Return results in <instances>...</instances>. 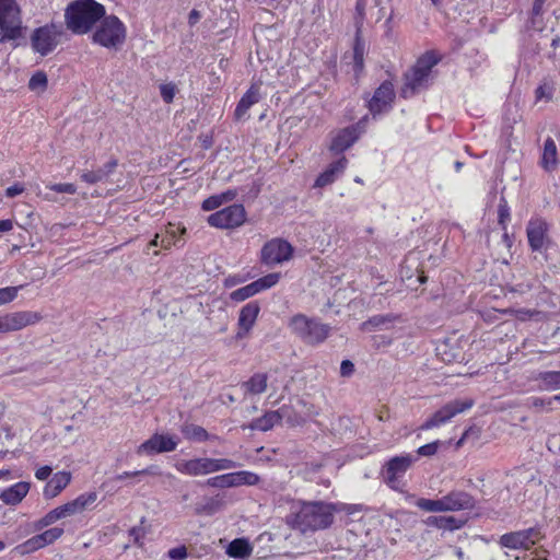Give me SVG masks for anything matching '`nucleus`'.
<instances>
[{"label":"nucleus","mask_w":560,"mask_h":560,"mask_svg":"<svg viewBox=\"0 0 560 560\" xmlns=\"http://www.w3.org/2000/svg\"><path fill=\"white\" fill-rule=\"evenodd\" d=\"M292 256V245L288 241L278 237L265 243L260 250V261L268 267L288 261Z\"/></svg>","instance_id":"11"},{"label":"nucleus","mask_w":560,"mask_h":560,"mask_svg":"<svg viewBox=\"0 0 560 560\" xmlns=\"http://www.w3.org/2000/svg\"><path fill=\"white\" fill-rule=\"evenodd\" d=\"M548 224L541 219H532L526 228L529 247L533 252H540L545 245L547 236Z\"/></svg>","instance_id":"19"},{"label":"nucleus","mask_w":560,"mask_h":560,"mask_svg":"<svg viewBox=\"0 0 560 560\" xmlns=\"http://www.w3.org/2000/svg\"><path fill=\"white\" fill-rule=\"evenodd\" d=\"M535 93H536L537 100H541V98L550 100L552 96V88L545 83V84L539 85L536 89Z\"/></svg>","instance_id":"56"},{"label":"nucleus","mask_w":560,"mask_h":560,"mask_svg":"<svg viewBox=\"0 0 560 560\" xmlns=\"http://www.w3.org/2000/svg\"><path fill=\"white\" fill-rule=\"evenodd\" d=\"M259 312L260 305L257 301L248 302L241 308L237 320L238 331L236 332V338L242 339L249 334L256 323Z\"/></svg>","instance_id":"18"},{"label":"nucleus","mask_w":560,"mask_h":560,"mask_svg":"<svg viewBox=\"0 0 560 560\" xmlns=\"http://www.w3.org/2000/svg\"><path fill=\"white\" fill-rule=\"evenodd\" d=\"M222 203L221 197L219 195H213L203 200L201 208L205 211H211L219 208Z\"/></svg>","instance_id":"53"},{"label":"nucleus","mask_w":560,"mask_h":560,"mask_svg":"<svg viewBox=\"0 0 560 560\" xmlns=\"http://www.w3.org/2000/svg\"><path fill=\"white\" fill-rule=\"evenodd\" d=\"M54 524L51 518L49 517V514L47 513L45 516H43L40 520H38L34 527L36 530H40L43 529L44 527H47L49 525Z\"/></svg>","instance_id":"63"},{"label":"nucleus","mask_w":560,"mask_h":560,"mask_svg":"<svg viewBox=\"0 0 560 560\" xmlns=\"http://www.w3.org/2000/svg\"><path fill=\"white\" fill-rule=\"evenodd\" d=\"M257 294L253 283L242 287L240 289H236L230 293V299L234 302H243L252 296Z\"/></svg>","instance_id":"44"},{"label":"nucleus","mask_w":560,"mask_h":560,"mask_svg":"<svg viewBox=\"0 0 560 560\" xmlns=\"http://www.w3.org/2000/svg\"><path fill=\"white\" fill-rule=\"evenodd\" d=\"M105 14V7L95 0H74L65 10V23L73 34L83 35Z\"/></svg>","instance_id":"1"},{"label":"nucleus","mask_w":560,"mask_h":560,"mask_svg":"<svg viewBox=\"0 0 560 560\" xmlns=\"http://www.w3.org/2000/svg\"><path fill=\"white\" fill-rule=\"evenodd\" d=\"M439 441L428 443L425 445H422L418 448L417 453L420 456H432L438 452L439 448Z\"/></svg>","instance_id":"54"},{"label":"nucleus","mask_w":560,"mask_h":560,"mask_svg":"<svg viewBox=\"0 0 560 560\" xmlns=\"http://www.w3.org/2000/svg\"><path fill=\"white\" fill-rule=\"evenodd\" d=\"M417 506L427 512L444 511L442 498L436 500L419 499L417 502Z\"/></svg>","instance_id":"46"},{"label":"nucleus","mask_w":560,"mask_h":560,"mask_svg":"<svg viewBox=\"0 0 560 560\" xmlns=\"http://www.w3.org/2000/svg\"><path fill=\"white\" fill-rule=\"evenodd\" d=\"M398 319H399V316L395 315L393 313L377 314V315L370 317L365 322H363L361 324L360 328H361V330H364V331H373V330L383 329V328L388 329Z\"/></svg>","instance_id":"26"},{"label":"nucleus","mask_w":560,"mask_h":560,"mask_svg":"<svg viewBox=\"0 0 560 560\" xmlns=\"http://www.w3.org/2000/svg\"><path fill=\"white\" fill-rule=\"evenodd\" d=\"M101 20L93 34L94 43L108 49H118L126 40V26L116 15H104Z\"/></svg>","instance_id":"4"},{"label":"nucleus","mask_w":560,"mask_h":560,"mask_svg":"<svg viewBox=\"0 0 560 560\" xmlns=\"http://www.w3.org/2000/svg\"><path fill=\"white\" fill-rule=\"evenodd\" d=\"M395 100L394 85L390 81H384L374 92L368 102L371 114L375 117L378 114L388 112Z\"/></svg>","instance_id":"15"},{"label":"nucleus","mask_w":560,"mask_h":560,"mask_svg":"<svg viewBox=\"0 0 560 560\" xmlns=\"http://www.w3.org/2000/svg\"><path fill=\"white\" fill-rule=\"evenodd\" d=\"M177 232H179L180 234H185L186 229L185 228H182V229L175 228L174 225L170 224V228L167 230L160 233L161 247L167 249L171 246H178L179 238L177 236Z\"/></svg>","instance_id":"34"},{"label":"nucleus","mask_w":560,"mask_h":560,"mask_svg":"<svg viewBox=\"0 0 560 560\" xmlns=\"http://www.w3.org/2000/svg\"><path fill=\"white\" fill-rule=\"evenodd\" d=\"M354 372V364L350 360H343L340 365L341 376H350Z\"/></svg>","instance_id":"59"},{"label":"nucleus","mask_w":560,"mask_h":560,"mask_svg":"<svg viewBox=\"0 0 560 560\" xmlns=\"http://www.w3.org/2000/svg\"><path fill=\"white\" fill-rule=\"evenodd\" d=\"M280 278L281 275L279 272H272L253 281L252 283L256 292L259 293L264 290L270 289L273 285H276L279 282Z\"/></svg>","instance_id":"39"},{"label":"nucleus","mask_w":560,"mask_h":560,"mask_svg":"<svg viewBox=\"0 0 560 560\" xmlns=\"http://www.w3.org/2000/svg\"><path fill=\"white\" fill-rule=\"evenodd\" d=\"M245 220V208L242 205H232L210 214L207 222L213 228L234 229L241 226Z\"/></svg>","instance_id":"12"},{"label":"nucleus","mask_w":560,"mask_h":560,"mask_svg":"<svg viewBox=\"0 0 560 560\" xmlns=\"http://www.w3.org/2000/svg\"><path fill=\"white\" fill-rule=\"evenodd\" d=\"M21 288H22V285L7 287V288L0 289V305L7 304V303L13 301L16 298L18 292Z\"/></svg>","instance_id":"49"},{"label":"nucleus","mask_w":560,"mask_h":560,"mask_svg":"<svg viewBox=\"0 0 560 560\" xmlns=\"http://www.w3.org/2000/svg\"><path fill=\"white\" fill-rule=\"evenodd\" d=\"M498 219H499V224L502 226L503 230H505L506 221L510 219V208L504 198L501 199L499 207H498Z\"/></svg>","instance_id":"50"},{"label":"nucleus","mask_w":560,"mask_h":560,"mask_svg":"<svg viewBox=\"0 0 560 560\" xmlns=\"http://www.w3.org/2000/svg\"><path fill=\"white\" fill-rule=\"evenodd\" d=\"M544 538L545 534L542 527L535 525L525 529L503 534L499 539V544L501 547L512 550H529Z\"/></svg>","instance_id":"8"},{"label":"nucleus","mask_w":560,"mask_h":560,"mask_svg":"<svg viewBox=\"0 0 560 560\" xmlns=\"http://www.w3.org/2000/svg\"><path fill=\"white\" fill-rule=\"evenodd\" d=\"M530 404L535 408H546L547 410H552V408H551L552 398L544 399L540 397H533Z\"/></svg>","instance_id":"58"},{"label":"nucleus","mask_w":560,"mask_h":560,"mask_svg":"<svg viewBox=\"0 0 560 560\" xmlns=\"http://www.w3.org/2000/svg\"><path fill=\"white\" fill-rule=\"evenodd\" d=\"M44 548L38 535L33 536L26 541L14 547L13 552L19 556H25Z\"/></svg>","instance_id":"38"},{"label":"nucleus","mask_w":560,"mask_h":560,"mask_svg":"<svg viewBox=\"0 0 560 560\" xmlns=\"http://www.w3.org/2000/svg\"><path fill=\"white\" fill-rule=\"evenodd\" d=\"M464 523L465 522L460 518H457L455 516H445V515H440V516L432 515L425 520V524L428 526L436 527L440 529H447V530L458 529L464 525Z\"/></svg>","instance_id":"29"},{"label":"nucleus","mask_w":560,"mask_h":560,"mask_svg":"<svg viewBox=\"0 0 560 560\" xmlns=\"http://www.w3.org/2000/svg\"><path fill=\"white\" fill-rule=\"evenodd\" d=\"M365 8H366V0H357L355 2V13H354V25H355V32L358 34H361L364 19H365Z\"/></svg>","instance_id":"45"},{"label":"nucleus","mask_w":560,"mask_h":560,"mask_svg":"<svg viewBox=\"0 0 560 560\" xmlns=\"http://www.w3.org/2000/svg\"><path fill=\"white\" fill-rule=\"evenodd\" d=\"M439 62V58L434 56L433 52L427 51L422 55L413 66L417 69L423 70L428 73L431 72L432 68Z\"/></svg>","instance_id":"43"},{"label":"nucleus","mask_w":560,"mask_h":560,"mask_svg":"<svg viewBox=\"0 0 560 560\" xmlns=\"http://www.w3.org/2000/svg\"><path fill=\"white\" fill-rule=\"evenodd\" d=\"M444 511H460L475 506L474 498L465 491H451L442 497Z\"/></svg>","instance_id":"20"},{"label":"nucleus","mask_w":560,"mask_h":560,"mask_svg":"<svg viewBox=\"0 0 560 560\" xmlns=\"http://www.w3.org/2000/svg\"><path fill=\"white\" fill-rule=\"evenodd\" d=\"M129 536L132 537L133 542L142 547L143 542L141 539L144 537V530L141 527L133 526L129 529Z\"/></svg>","instance_id":"57"},{"label":"nucleus","mask_w":560,"mask_h":560,"mask_svg":"<svg viewBox=\"0 0 560 560\" xmlns=\"http://www.w3.org/2000/svg\"><path fill=\"white\" fill-rule=\"evenodd\" d=\"M282 411L283 409L266 412L262 417L253 420L250 423V429L262 432L272 429L277 423L281 421L283 417Z\"/></svg>","instance_id":"28"},{"label":"nucleus","mask_w":560,"mask_h":560,"mask_svg":"<svg viewBox=\"0 0 560 560\" xmlns=\"http://www.w3.org/2000/svg\"><path fill=\"white\" fill-rule=\"evenodd\" d=\"M42 319V315L37 312L20 311L8 313L0 316V325L2 332H10L23 329L26 326L34 325Z\"/></svg>","instance_id":"16"},{"label":"nucleus","mask_w":560,"mask_h":560,"mask_svg":"<svg viewBox=\"0 0 560 560\" xmlns=\"http://www.w3.org/2000/svg\"><path fill=\"white\" fill-rule=\"evenodd\" d=\"M475 401L471 398L464 400L455 399L445 404L442 408L435 411L430 418H428L421 425L420 430H430L440 427L456 415L462 413L474 406Z\"/></svg>","instance_id":"10"},{"label":"nucleus","mask_w":560,"mask_h":560,"mask_svg":"<svg viewBox=\"0 0 560 560\" xmlns=\"http://www.w3.org/2000/svg\"><path fill=\"white\" fill-rule=\"evenodd\" d=\"M117 166L118 160L113 158L97 170L83 172L81 174V180L90 185L105 182L115 172Z\"/></svg>","instance_id":"21"},{"label":"nucleus","mask_w":560,"mask_h":560,"mask_svg":"<svg viewBox=\"0 0 560 560\" xmlns=\"http://www.w3.org/2000/svg\"><path fill=\"white\" fill-rule=\"evenodd\" d=\"M259 482V477L250 471H235L209 478L207 485L213 488H232L242 485L254 486Z\"/></svg>","instance_id":"14"},{"label":"nucleus","mask_w":560,"mask_h":560,"mask_svg":"<svg viewBox=\"0 0 560 560\" xmlns=\"http://www.w3.org/2000/svg\"><path fill=\"white\" fill-rule=\"evenodd\" d=\"M24 190L23 186L19 185V184H14L10 187L7 188L5 190V196L9 197V198H13L20 194H22Z\"/></svg>","instance_id":"62"},{"label":"nucleus","mask_w":560,"mask_h":560,"mask_svg":"<svg viewBox=\"0 0 560 560\" xmlns=\"http://www.w3.org/2000/svg\"><path fill=\"white\" fill-rule=\"evenodd\" d=\"M415 460L416 457L410 454L394 456L388 459L381 470L384 482L393 490H401L404 486L402 478Z\"/></svg>","instance_id":"9"},{"label":"nucleus","mask_w":560,"mask_h":560,"mask_svg":"<svg viewBox=\"0 0 560 560\" xmlns=\"http://www.w3.org/2000/svg\"><path fill=\"white\" fill-rule=\"evenodd\" d=\"M368 120L369 116L365 115L355 125L340 129L336 136L332 137L329 150L339 154L349 149L359 139L360 135L364 132Z\"/></svg>","instance_id":"13"},{"label":"nucleus","mask_w":560,"mask_h":560,"mask_svg":"<svg viewBox=\"0 0 560 560\" xmlns=\"http://www.w3.org/2000/svg\"><path fill=\"white\" fill-rule=\"evenodd\" d=\"M268 385V375L266 373H255L246 382L242 383V387L246 394L259 395L266 392Z\"/></svg>","instance_id":"30"},{"label":"nucleus","mask_w":560,"mask_h":560,"mask_svg":"<svg viewBox=\"0 0 560 560\" xmlns=\"http://www.w3.org/2000/svg\"><path fill=\"white\" fill-rule=\"evenodd\" d=\"M47 75L43 71L34 73L28 81V89L35 91L37 89L45 90L47 88Z\"/></svg>","instance_id":"48"},{"label":"nucleus","mask_w":560,"mask_h":560,"mask_svg":"<svg viewBox=\"0 0 560 560\" xmlns=\"http://www.w3.org/2000/svg\"><path fill=\"white\" fill-rule=\"evenodd\" d=\"M547 0H534L533 8H532V15L539 16L542 13L544 4Z\"/></svg>","instance_id":"64"},{"label":"nucleus","mask_w":560,"mask_h":560,"mask_svg":"<svg viewBox=\"0 0 560 560\" xmlns=\"http://www.w3.org/2000/svg\"><path fill=\"white\" fill-rule=\"evenodd\" d=\"M225 502L221 494L214 497H206L195 506L198 515H212L223 509Z\"/></svg>","instance_id":"27"},{"label":"nucleus","mask_w":560,"mask_h":560,"mask_svg":"<svg viewBox=\"0 0 560 560\" xmlns=\"http://www.w3.org/2000/svg\"><path fill=\"white\" fill-rule=\"evenodd\" d=\"M289 327L302 342L308 346L323 343L331 330L328 324H323L317 318L307 317L304 314L292 316Z\"/></svg>","instance_id":"3"},{"label":"nucleus","mask_w":560,"mask_h":560,"mask_svg":"<svg viewBox=\"0 0 560 560\" xmlns=\"http://www.w3.org/2000/svg\"><path fill=\"white\" fill-rule=\"evenodd\" d=\"M253 548L250 544L244 538H236L232 540L228 548L226 553L236 559H244L250 556Z\"/></svg>","instance_id":"33"},{"label":"nucleus","mask_w":560,"mask_h":560,"mask_svg":"<svg viewBox=\"0 0 560 560\" xmlns=\"http://www.w3.org/2000/svg\"><path fill=\"white\" fill-rule=\"evenodd\" d=\"M52 471L50 466H43L35 471V477L38 480H46Z\"/></svg>","instance_id":"61"},{"label":"nucleus","mask_w":560,"mask_h":560,"mask_svg":"<svg viewBox=\"0 0 560 560\" xmlns=\"http://www.w3.org/2000/svg\"><path fill=\"white\" fill-rule=\"evenodd\" d=\"M175 92L176 86L173 83H165L160 86L161 97L166 104H171L173 102Z\"/></svg>","instance_id":"51"},{"label":"nucleus","mask_w":560,"mask_h":560,"mask_svg":"<svg viewBox=\"0 0 560 560\" xmlns=\"http://www.w3.org/2000/svg\"><path fill=\"white\" fill-rule=\"evenodd\" d=\"M22 36L21 10L15 0H0V42Z\"/></svg>","instance_id":"6"},{"label":"nucleus","mask_w":560,"mask_h":560,"mask_svg":"<svg viewBox=\"0 0 560 560\" xmlns=\"http://www.w3.org/2000/svg\"><path fill=\"white\" fill-rule=\"evenodd\" d=\"M71 481V474L68 471H58L46 483L43 494L46 499L57 497Z\"/></svg>","instance_id":"25"},{"label":"nucleus","mask_w":560,"mask_h":560,"mask_svg":"<svg viewBox=\"0 0 560 560\" xmlns=\"http://www.w3.org/2000/svg\"><path fill=\"white\" fill-rule=\"evenodd\" d=\"M280 278L281 275L279 272H272L253 281L252 283L256 292L259 293L264 290L270 289L273 285H276L279 282Z\"/></svg>","instance_id":"40"},{"label":"nucleus","mask_w":560,"mask_h":560,"mask_svg":"<svg viewBox=\"0 0 560 560\" xmlns=\"http://www.w3.org/2000/svg\"><path fill=\"white\" fill-rule=\"evenodd\" d=\"M429 74L430 73L423 70L412 67L411 70L405 74L406 82L405 86L401 89V96L407 98L413 95L416 91L422 86Z\"/></svg>","instance_id":"23"},{"label":"nucleus","mask_w":560,"mask_h":560,"mask_svg":"<svg viewBox=\"0 0 560 560\" xmlns=\"http://www.w3.org/2000/svg\"><path fill=\"white\" fill-rule=\"evenodd\" d=\"M96 499H97V493L92 491V492L82 493L78 498H75L74 500H72L70 502H71V504L74 509V512L77 514V513H81V512L85 511L86 509H90L95 503Z\"/></svg>","instance_id":"36"},{"label":"nucleus","mask_w":560,"mask_h":560,"mask_svg":"<svg viewBox=\"0 0 560 560\" xmlns=\"http://www.w3.org/2000/svg\"><path fill=\"white\" fill-rule=\"evenodd\" d=\"M133 474H139V476L140 475H152V476H160V475H162V472L160 470V467L156 466V465H150V466H148L147 468H144L142 470L133 471Z\"/></svg>","instance_id":"60"},{"label":"nucleus","mask_w":560,"mask_h":560,"mask_svg":"<svg viewBox=\"0 0 560 560\" xmlns=\"http://www.w3.org/2000/svg\"><path fill=\"white\" fill-rule=\"evenodd\" d=\"M353 66L355 72H361L364 68V42L358 32H355L353 44Z\"/></svg>","instance_id":"35"},{"label":"nucleus","mask_w":560,"mask_h":560,"mask_svg":"<svg viewBox=\"0 0 560 560\" xmlns=\"http://www.w3.org/2000/svg\"><path fill=\"white\" fill-rule=\"evenodd\" d=\"M348 164L346 156H341L337 161L330 163L328 167L318 175L315 180V187H325L336 180L343 173Z\"/></svg>","instance_id":"22"},{"label":"nucleus","mask_w":560,"mask_h":560,"mask_svg":"<svg viewBox=\"0 0 560 560\" xmlns=\"http://www.w3.org/2000/svg\"><path fill=\"white\" fill-rule=\"evenodd\" d=\"M49 189L59 194H69L73 195L77 192L75 185L71 183H60V184H54L49 186Z\"/></svg>","instance_id":"52"},{"label":"nucleus","mask_w":560,"mask_h":560,"mask_svg":"<svg viewBox=\"0 0 560 560\" xmlns=\"http://www.w3.org/2000/svg\"><path fill=\"white\" fill-rule=\"evenodd\" d=\"M177 447V442L170 435L153 434L138 447V454H158L173 452Z\"/></svg>","instance_id":"17"},{"label":"nucleus","mask_w":560,"mask_h":560,"mask_svg":"<svg viewBox=\"0 0 560 560\" xmlns=\"http://www.w3.org/2000/svg\"><path fill=\"white\" fill-rule=\"evenodd\" d=\"M260 98L259 90L256 86H250V89L242 96L236 108H235V117H243L246 112L250 108L252 105L256 104Z\"/></svg>","instance_id":"32"},{"label":"nucleus","mask_w":560,"mask_h":560,"mask_svg":"<svg viewBox=\"0 0 560 560\" xmlns=\"http://www.w3.org/2000/svg\"><path fill=\"white\" fill-rule=\"evenodd\" d=\"M65 30L61 24L49 23L35 28L31 35L32 49L47 56L60 44Z\"/></svg>","instance_id":"7"},{"label":"nucleus","mask_w":560,"mask_h":560,"mask_svg":"<svg viewBox=\"0 0 560 560\" xmlns=\"http://www.w3.org/2000/svg\"><path fill=\"white\" fill-rule=\"evenodd\" d=\"M30 483L26 481L16 482L4 489L0 493V499L8 505H16L26 497L30 491Z\"/></svg>","instance_id":"24"},{"label":"nucleus","mask_w":560,"mask_h":560,"mask_svg":"<svg viewBox=\"0 0 560 560\" xmlns=\"http://www.w3.org/2000/svg\"><path fill=\"white\" fill-rule=\"evenodd\" d=\"M96 499H97V493L92 491V492L82 493L78 498H75L74 500H72L70 502H71V504L74 509V512L77 514V513H81V512L85 511L86 509H90L95 503Z\"/></svg>","instance_id":"37"},{"label":"nucleus","mask_w":560,"mask_h":560,"mask_svg":"<svg viewBox=\"0 0 560 560\" xmlns=\"http://www.w3.org/2000/svg\"><path fill=\"white\" fill-rule=\"evenodd\" d=\"M537 380H539L547 389L558 388L560 387V371L540 372Z\"/></svg>","instance_id":"41"},{"label":"nucleus","mask_w":560,"mask_h":560,"mask_svg":"<svg viewBox=\"0 0 560 560\" xmlns=\"http://www.w3.org/2000/svg\"><path fill=\"white\" fill-rule=\"evenodd\" d=\"M335 504L325 502L303 503L293 520V528L302 533L316 532L329 527L334 522Z\"/></svg>","instance_id":"2"},{"label":"nucleus","mask_w":560,"mask_h":560,"mask_svg":"<svg viewBox=\"0 0 560 560\" xmlns=\"http://www.w3.org/2000/svg\"><path fill=\"white\" fill-rule=\"evenodd\" d=\"M183 433L187 439L198 442L207 441L210 438L209 433L205 428L196 424H189L184 427Z\"/></svg>","instance_id":"42"},{"label":"nucleus","mask_w":560,"mask_h":560,"mask_svg":"<svg viewBox=\"0 0 560 560\" xmlns=\"http://www.w3.org/2000/svg\"><path fill=\"white\" fill-rule=\"evenodd\" d=\"M240 466L238 463L229 458L199 457L176 463L175 468L182 474L196 477Z\"/></svg>","instance_id":"5"},{"label":"nucleus","mask_w":560,"mask_h":560,"mask_svg":"<svg viewBox=\"0 0 560 560\" xmlns=\"http://www.w3.org/2000/svg\"><path fill=\"white\" fill-rule=\"evenodd\" d=\"M63 534V529L59 527L49 528L42 534H38V537L43 544V546H47L59 539Z\"/></svg>","instance_id":"47"},{"label":"nucleus","mask_w":560,"mask_h":560,"mask_svg":"<svg viewBox=\"0 0 560 560\" xmlns=\"http://www.w3.org/2000/svg\"><path fill=\"white\" fill-rule=\"evenodd\" d=\"M557 145L551 138H547L544 144V151L541 156V166L545 171L551 172L558 164L557 160Z\"/></svg>","instance_id":"31"},{"label":"nucleus","mask_w":560,"mask_h":560,"mask_svg":"<svg viewBox=\"0 0 560 560\" xmlns=\"http://www.w3.org/2000/svg\"><path fill=\"white\" fill-rule=\"evenodd\" d=\"M167 555L168 558L172 560H185L188 556L187 548L185 546L172 548L168 550Z\"/></svg>","instance_id":"55"}]
</instances>
